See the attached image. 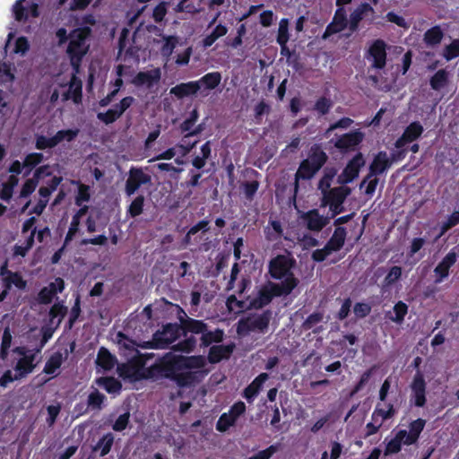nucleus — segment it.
Here are the masks:
<instances>
[{
	"label": "nucleus",
	"mask_w": 459,
	"mask_h": 459,
	"mask_svg": "<svg viewBox=\"0 0 459 459\" xmlns=\"http://www.w3.org/2000/svg\"><path fill=\"white\" fill-rule=\"evenodd\" d=\"M205 365L204 356L185 357L168 352L153 368L163 377L175 381L178 385L187 386L195 382L197 370Z\"/></svg>",
	"instance_id": "nucleus-1"
},
{
	"label": "nucleus",
	"mask_w": 459,
	"mask_h": 459,
	"mask_svg": "<svg viewBox=\"0 0 459 459\" xmlns=\"http://www.w3.org/2000/svg\"><path fill=\"white\" fill-rule=\"evenodd\" d=\"M294 264L295 261L286 255H278L271 260L269 264L271 276L279 280L285 278L281 283L272 286V291L274 295H289L298 285L299 280L290 272Z\"/></svg>",
	"instance_id": "nucleus-2"
},
{
	"label": "nucleus",
	"mask_w": 459,
	"mask_h": 459,
	"mask_svg": "<svg viewBox=\"0 0 459 459\" xmlns=\"http://www.w3.org/2000/svg\"><path fill=\"white\" fill-rule=\"evenodd\" d=\"M328 157L326 153L316 144L313 145L309 151L308 157L302 160L295 174L293 203H296V196L299 192V180H309L325 165Z\"/></svg>",
	"instance_id": "nucleus-3"
},
{
	"label": "nucleus",
	"mask_w": 459,
	"mask_h": 459,
	"mask_svg": "<svg viewBox=\"0 0 459 459\" xmlns=\"http://www.w3.org/2000/svg\"><path fill=\"white\" fill-rule=\"evenodd\" d=\"M90 34V27L78 28L69 34L67 53L70 56L71 65L75 70V73L79 72L82 58L86 55L89 49V45L87 44L86 39Z\"/></svg>",
	"instance_id": "nucleus-4"
},
{
	"label": "nucleus",
	"mask_w": 459,
	"mask_h": 459,
	"mask_svg": "<svg viewBox=\"0 0 459 459\" xmlns=\"http://www.w3.org/2000/svg\"><path fill=\"white\" fill-rule=\"evenodd\" d=\"M272 319V311L265 310L262 313H251L242 317L237 326L239 335H247L250 333H264Z\"/></svg>",
	"instance_id": "nucleus-5"
},
{
	"label": "nucleus",
	"mask_w": 459,
	"mask_h": 459,
	"mask_svg": "<svg viewBox=\"0 0 459 459\" xmlns=\"http://www.w3.org/2000/svg\"><path fill=\"white\" fill-rule=\"evenodd\" d=\"M181 331L180 324H168L153 334L152 341L144 342L141 346L143 349H164L179 337Z\"/></svg>",
	"instance_id": "nucleus-6"
},
{
	"label": "nucleus",
	"mask_w": 459,
	"mask_h": 459,
	"mask_svg": "<svg viewBox=\"0 0 459 459\" xmlns=\"http://www.w3.org/2000/svg\"><path fill=\"white\" fill-rule=\"evenodd\" d=\"M151 180V176L145 174L142 169L132 168L126 182L125 192L128 196H131L142 185L149 184Z\"/></svg>",
	"instance_id": "nucleus-7"
},
{
	"label": "nucleus",
	"mask_w": 459,
	"mask_h": 459,
	"mask_svg": "<svg viewBox=\"0 0 459 459\" xmlns=\"http://www.w3.org/2000/svg\"><path fill=\"white\" fill-rule=\"evenodd\" d=\"M365 160L361 153H358L344 168L343 171L338 176L337 183L346 185L351 182L359 176V169L364 166Z\"/></svg>",
	"instance_id": "nucleus-8"
},
{
	"label": "nucleus",
	"mask_w": 459,
	"mask_h": 459,
	"mask_svg": "<svg viewBox=\"0 0 459 459\" xmlns=\"http://www.w3.org/2000/svg\"><path fill=\"white\" fill-rule=\"evenodd\" d=\"M300 219L305 223L307 230L319 232L330 221L329 217L320 215L316 209L310 210L307 212H301Z\"/></svg>",
	"instance_id": "nucleus-9"
},
{
	"label": "nucleus",
	"mask_w": 459,
	"mask_h": 459,
	"mask_svg": "<svg viewBox=\"0 0 459 459\" xmlns=\"http://www.w3.org/2000/svg\"><path fill=\"white\" fill-rule=\"evenodd\" d=\"M183 316H179V322L181 330L185 332H190L195 334H204L206 328L208 327L207 324H205L202 320L194 319L189 317L183 310H181Z\"/></svg>",
	"instance_id": "nucleus-10"
},
{
	"label": "nucleus",
	"mask_w": 459,
	"mask_h": 459,
	"mask_svg": "<svg viewBox=\"0 0 459 459\" xmlns=\"http://www.w3.org/2000/svg\"><path fill=\"white\" fill-rule=\"evenodd\" d=\"M368 53L373 59V68L382 69L385 67L386 62V52L385 43L382 39H377L370 47Z\"/></svg>",
	"instance_id": "nucleus-11"
},
{
	"label": "nucleus",
	"mask_w": 459,
	"mask_h": 459,
	"mask_svg": "<svg viewBox=\"0 0 459 459\" xmlns=\"http://www.w3.org/2000/svg\"><path fill=\"white\" fill-rule=\"evenodd\" d=\"M351 193V189L345 185H340L337 187L331 188L323 195V204H343L348 195Z\"/></svg>",
	"instance_id": "nucleus-12"
},
{
	"label": "nucleus",
	"mask_w": 459,
	"mask_h": 459,
	"mask_svg": "<svg viewBox=\"0 0 459 459\" xmlns=\"http://www.w3.org/2000/svg\"><path fill=\"white\" fill-rule=\"evenodd\" d=\"M391 166L392 160H389L387 153L385 152H378L369 166L368 178L383 174Z\"/></svg>",
	"instance_id": "nucleus-13"
},
{
	"label": "nucleus",
	"mask_w": 459,
	"mask_h": 459,
	"mask_svg": "<svg viewBox=\"0 0 459 459\" xmlns=\"http://www.w3.org/2000/svg\"><path fill=\"white\" fill-rule=\"evenodd\" d=\"M363 139V134L359 131L343 134L336 140L334 146L342 152H347L357 146Z\"/></svg>",
	"instance_id": "nucleus-14"
},
{
	"label": "nucleus",
	"mask_w": 459,
	"mask_h": 459,
	"mask_svg": "<svg viewBox=\"0 0 459 459\" xmlns=\"http://www.w3.org/2000/svg\"><path fill=\"white\" fill-rule=\"evenodd\" d=\"M423 132V127L419 122L411 123L404 130L403 135L396 141L397 149L403 148L407 143L416 140Z\"/></svg>",
	"instance_id": "nucleus-15"
},
{
	"label": "nucleus",
	"mask_w": 459,
	"mask_h": 459,
	"mask_svg": "<svg viewBox=\"0 0 459 459\" xmlns=\"http://www.w3.org/2000/svg\"><path fill=\"white\" fill-rule=\"evenodd\" d=\"M425 388L426 384L423 376L420 373H417L411 384V390L415 398L416 406L422 407L425 404Z\"/></svg>",
	"instance_id": "nucleus-16"
},
{
	"label": "nucleus",
	"mask_w": 459,
	"mask_h": 459,
	"mask_svg": "<svg viewBox=\"0 0 459 459\" xmlns=\"http://www.w3.org/2000/svg\"><path fill=\"white\" fill-rule=\"evenodd\" d=\"M347 25V19L345 11L343 8H339L335 15L333 17V21L327 26L324 38H327L328 36L337 33L341 30H342Z\"/></svg>",
	"instance_id": "nucleus-17"
},
{
	"label": "nucleus",
	"mask_w": 459,
	"mask_h": 459,
	"mask_svg": "<svg viewBox=\"0 0 459 459\" xmlns=\"http://www.w3.org/2000/svg\"><path fill=\"white\" fill-rule=\"evenodd\" d=\"M457 259V255L455 252L448 253L443 260L437 264L434 272L438 274V278L435 281L436 283H439L446 278L449 273V268L455 264Z\"/></svg>",
	"instance_id": "nucleus-18"
},
{
	"label": "nucleus",
	"mask_w": 459,
	"mask_h": 459,
	"mask_svg": "<svg viewBox=\"0 0 459 459\" xmlns=\"http://www.w3.org/2000/svg\"><path fill=\"white\" fill-rule=\"evenodd\" d=\"M235 345H214L210 348L208 359L211 363H218L222 359H228Z\"/></svg>",
	"instance_id": "nucleus-19"
},
{
	"label": "nucleus",
	"mask_w": 459,
	"mask_h": 459,
	"mask_svg": "<svg viewBox=\"0 0 459 459\" xmlns=\"http://www.w3.org/2000/svg\"><path fill=\"white\" fill-rule=\"evenodd\" d=\"M160 78V72L159 69L152 70L150 72H140L134 78L133 83L136 86H142L146 84L148 88H151L154 82H159Z\"/></svg>",
	"instance_id": "nucleus-20"
},
{
	"label": "nucleus",
	"mask_w": 459,
	"mask_h": 459,
	"mask_svg": "<svg viewBox=\"0 0 459 459\" xmlns=\"http://www.w3.org/2000/svg\"><path fill=\"white\" fill-rule=\"evenodd\" d=\"M200 90V82H190L187 83H180L170 90V94L181 99L196 93Z\"/></svg>",
	"instance_id": "nucleus-21"
},
{
	"label": "nucleus",
	"mask_w": 459,
	"mask_h": 459,
	"mask_svg": "<svg viewBox=\"0 0 459 459\" xmlns=\"http://www.w3.org/2000/svg\"><path fill=\"white\" fill-rule=\"evenodd\" d=\"M368 13H373V8L367 3L361 4L356 10L351 13L350 16V30L351 31H355L357 30L359 22Z\"/></svg>",
	"instance_id": "nucleus-22"
},
{
	"label": "nucleus",
	"mask_w": 459,
	"mask_h": 459,
	"mask_svg": "<svg viewBox=\"0 0 459 459\" xmlns=\"http://www.w3.org/2000/svg\"><path fill=\"white\" fill-rule=\"evenodd\" d=\"M346 230L342 227H337L329 239V241L326 243V246L333 251L336 252L339 251L344 245L345 238H346Z\"/></svg>",
	"instance_id": "nucleus-23"
},
{
	"label": "nucleus",
	"mask_w": 459,
	"mask_h": 459,
	"mask_svg": "<svg viewBox=\"0 0 459 459\" xmlns=\"http://www.w3.org/2000/svg\"><path fill=\"white\" fill-rule=\"evenodd\" d=\"M443 37L444 32L441 28L434 26L425 32L423 40L428 47L434 48L440 44Z\"/></svg>",
	"instance_id": "nucleus-24"
},
{
	"label": "nucleus",
	"mask_w": 459,
	"mask_h": 459,
	"mask_svg": "<svg viewBox=\"0 0 459 459\" xmlns=\"http://www.w3.org/2000/svg\"><path fill=\"white\" fill-rule=\"evenodd\" d=\"M425 423V420L421 419H418L411 423L410 433H407V437H405V445L414 444L418 440L420 432L424 429Z\"/></svg>",
	"instance_id": "nucleus-25"
},
{
	"label": "nucleus",
	"mask_w": 459,
	"mask_h": 459,
	"mask_svg": "<svg viewBox=\"0 0 459 459\" xmlns=\"http://www.w3.org/2000/svg\"><path fill=\"white\" fill-rule=\"evenodd\" d=\"M224 333L221 329H216L214 331H210L209 328H206L204 334L201 336V344L204 347L210 346L213 342H221L223 340Z\"/></svg>",
	"instance_id": "nucleus-26"
},
{
	"label": "nucleus",
	"mask_w": 459,
	"mask_h": 459,
	"mask_svg": "<svg viewBox=\"0 0 459 459\" xmlns=\"http://www.w3.org/2000/svg\"><path fill=\"white\" fill-rule=\"evenodd\" d=\"M405 437H407L406 430H400L394 437V438L391 439L385 447V455L395 454L401 450L402 442L404 443Z\"/></svg>",
	"instance_id": "nucleus-27"
},
{
	"label": "nucleus",
	"mask_w": 459,
	"mask_h": 459,
	"mask_svg": "<svg viewBox=\"0 0 459 459\" xmlns=\"http://www.w3.org/2000/svg\"><path fill=\"white\" fill-rule=\"evenodd\" d=\"M272 300V294L267 290H261L258 292V295L252 299L248 303V307L258 309L263 307L264 306L269 304Z\"/></svg>",
	"instance_id": "nucleus-28"
},
{
	"label": "nucleus",
	"mask_w": 459,
	"mask_h": 459,
	"mask_svg": "<svg viewBox=\"0 0 459 459\" xmlns=\"http://www.w3.org/2000/svg\"><path fill=\"white\" fill-rule=\"evenodd\" d=\"M82 81L76 77V73L74 72L69 82L68 91H70V93L72 94V99L74 102L76 104H79L82 101Z\"/></svg>",
	"instance_id": "nucleus-29"
},
{
	"label": "nucleus",
	"mask_w": 459,
	"mask_h": 459,
	"mask_svg": "<svg viewBox=\"0 0 459 459\" xmlns=\"http://www.w3.org/2000/svg\"><path fill=\"white\" fill-rule=\"evenodd\" d=\"M97 364L104 369H111L115 365V358L104 347H101L98 352Z\"/></svg>",
	"instance_id": "nucleus-30"
},
{
	"label": "nucleus",
	"mask_w": 459,
	"mask_h": 459,
	"mask_svg": "<svg viewBox=\"0 0 459 459\" xmlns=\"http://www.w3.org/2000/svg\"><path fill=\"white\" fill-rule=\"evenodd\" d=\"M67 308L59 304H55L49 311V325H55V327H58L63 317L65 316Z\"/></svg>",
	"instance_id": "nucleus-31"
},
{
	"label": "nucleus",
	"mask_w": 459,
	"mask_h": 459,
	"mask_svg": "<svg viewBox=\"0 0 459 459\" xmlns=\"http://www.w3.org/2000/svg\"><path fill=\"white\" fill-rule=\"evenodd\" d=\"M336 172V169L333 168H326L325 169L324 176L322 177L318 183V189L321 191L322 195H325L331 189V182L333 178L335 177Z\"/></svg>",
	"instance_id": "nucleus-32"
},
{
	"label": "nucleus",
	"mask_w": 459,
	"mask_h": 459,
	"mask_svg": "<svg viewBox=\"0 0 459 459\" xmlns=\"http://www.w3.org/2000/svg\"><path fill=\"white\" fill-rule=\"evenodd\" d=\"M114 436L111 433L106 434L99 440L97 445L93 447L94 451L100 450V456L108 455L113 446Z\"/></svg>",
	"instance_id": "nucleus-33"
},
{
	"label": "nucleus",
	"mask_w": 459,
	"mask_h": 459,
	"mask_svg": "<svg viewBox=\"0 0 459 459\" xmlns=\"http://www.w3.org/2000/svg\"><path fill=\"white\" fill-rule=\"evenodd\" d=\"M221 80V74L218 72H213V73H209V74H205L197 82H200V86L202 84H204V85H205L206 89L213 90L220 84Z\"/></svg>",
	"instance_id": "nucleus-34"
},
{
	"label": "nucleus",
	"mask_w": 459,
	"mask_h": 459,
	"mask_svg": "<svg viewBox=\"0 0 459 459\" xmlns=\"http://www.w3.org/2000/svg\"><path fill=\"white\" fill-rule=\"evenodd\" d=\"M33 359H34V356H25L24 358L21 359L16 366H15V370L18 372L17 374H22V377H25L28 373H30L33 368H34V365H33Z\"/></svg>",
	"instance_id": "nucleus-35"
},
{
	"label": "nucleus",
	"mask_w": 459,
	"mask_h": 459,
	"mask_svg": "<svg viewBox=\"0 0 459 459\" xmlns=\"http://www.w3.org/2000/svg\"><path fill=\"white\" fill-rule=\"evenodd\" d=\"M447 83V73L446 70H438L430 79V86L435 91H439Z\"/></svg>",
	"instance_id": "nucleus-36"
},
{
	"label": "nucleus",
	"mask_w": 459,
	"mask_h": 459,
	"mask_svg": "<svg viewBox=\"0 0 459 459\" xmlns=\"http://www.w3.org/2000/svg\"><path fill=\"white\" fill-rule=\"evenodd\" d=\"M96 383L108 393H116L121 389V384L113 377H100L97 379Z\"/></svg>",
	"instance_id": "nucleus-37"
},
{
	"label": "nucleus",
	"mask_w": 459,
	"mask_h": 459,
	"mask_svg": "<svg viewBox=\"0 0 459 459\" xmlns=\"http://www.w3.org/2000/svg\"><path fill=\"white\" fill-rule=\"evenodd\" d=\"M117 341L118 345L121 348H124L125 350H127L129 351H135V353H138V351L135 349V347H141L143 343H136L134 341L128 339L123 333L119 332L117 334Z\"/></svg>",
	"instance_id": "nucleus-38"
},
{
	"label": "nucleus",
	"mask_w": 459,
	"mask_h": 459,
	"mask_svg": "<svg viewBox=\"0 0 459 459\" xmlns=\"http://www.w3.org/2000/svg\"><path fill=\"white\" fill-rule=\"evenodd\" d=\"M227 31L228 30L225 26L218 25L211 34L205 37L204 46L206 48L212 46L219 38L224 36Z\"/></svg>",
	"instance_id": "nucleus-39"
},
{
	"label": "nucleus",
	"mask_w": 459,
	"mask_h": 459,
	"mask_svg": "<svg viewBox=\"0 0 459 459\" xmlns=\"http://www.w3.org/2000/svg\"><path fill=\"white\" fill-rule=\"evenodd\" d=\"M24 2L25 0H17L13 6L14 19L17 22H25L28 19L29 12L23 5Z\"/></svg>",
	"instance_id": "nucleus-40"
},
{
	"label": "nucleus",
	"mask_w": 459,
	"mask_h": 459,
	"mask_svg": "<svg viewBox=\"0 0 459 459\" xmlns=\"http://www.w3.org/2000/svg\"><path fill=\"white\" fill-rule=\"evenodd\" d=\"M407 305L402 301H399L394 307V316H389L390 320L395 323H402L405 315L407 314Z\"/></svg>",
	"instance_id": "nucleus-41"
},
{
	"label": "nucleus",
	"mask_w": 459,
	"mask_h": 459,
	"mask_svg": "<svg viewBox=\"0 0 459 459\" xmlns=\"http://www.w3.org/2000/svg\"><path fill=\"white\" fill-rule=\"evenodd\" d=\"M39 193L40 195V199L35 206L34 212L39 215L42 213L43 210L45 209L48 202V197L51 195V189L48 187H40Z\"/></svg>",
	"instance_id": "nucleus-42"
},
{
	"label": "nucleus",
	"mask_w": 459,
	"mask_h": 459,
	"mask_svg": "<svg viewBox=\"0 0 459 459\" xmlns=\"http://www.w3.org/2000/svg\"><path fill=\"white\" fill-rule=\"evenodd\" d=\"M196 342V338L194 336H190L185 339L184 341L178 342V344L173 345L172 350L183 352H190L195 348Z\"/></svg>",
	"instance_id": "nucleus-43"
},
{
	"label": "nucleus",
	"mask_w": 459,
	"mask_h": 459,
	"mask_svg": "<svg viewBox=\"0 0 459 459\" xmlns=\"http://www.w3.org/2000/svg\"><path fill=\"white\" fill-rule=\"evenodd\" d=\"M58 139L55 134L53 137L48 138L43 135L37 136L36 148L39 150H44L47 148H53L58 144Z\"/></svg>",
	"instance_id": "nucleus-44"
},
{
	"label": "nucleus",
	"mask_w": 459,
	"mask_h": 459,
	"mask_svg": "<svg viewBox=\"0 0 459 459\" xmlns=\"http://www.w3.org/2000/svg\"><path fill=\"white\" fill-rule=\"evenodd\" d=\"M143 204H144V196L143 195H138L134 198V200L131 203V204L128 207V213L131 217L134 218L138 215H140L143 212Z\"/></svg>",
	"instance_id": "nucleus-45"
},
{
	"label": "nucleus",
	"mask_w": 459,
	"mask_h": 459,
	"mask_svg": "<svg viewBox=\"0 0 459 459\" xmlns=\"http://www.w3.org/2000/svg\"><path fill=\"white\" fill-rule=\"evenodd\" d=\"M236 421V419L234 416H232L230 412L229 413H223L219 420L217 421L216 428L219 431L224 432L226 431L230 426H232Z\"/></svg>",
	"instance_id": "nucleus-46"
},
{
	"label": "nucleus",
	"mask_w": 459,
	"mask_h": 459,
	"mask_svg": "<svg viewBox=\"0 0 459 459\" xmlns=\"http://www.w3.org/2000/svg\"><path fill=\"white\" fill-rule=\"evenodd\" d=\"M56 292V289H55V283H51L49 287L43 288L39 294V302L43 304L50 303Z\"/></svg>",
	"instance_id": "nucleus-47"
},
{
	"label": "nucleus",
	"mask_w": 459,
	"mask_h": 459,
	"mask_svg": "<svg viewBox=\"0 0 459 459\" xmlns=\"http://www.w3.org/2000/svg\"><path fill=\"white\" fill-rule=\"evenodd\" d=\"M6 273L7 276L5 277V281L8 288H10L12 284L15 285L19 289L25 288L26 282L19 273L12 272H6Z\"/></svg>",
	"instance_id": "nucleus-48"
},
{
	"label": "nucleus",
	"mask_w": 459,
	"mask_h": 459,
	"mask_svg": "<svg viewBox=\"0 0 459 459\" xmlns=\"http://www.w3.org/2000/svg\"><path fill=\"white\" fill-rule=\"evenodd\" d=\"M288 26H289V21L287 19H281L279 23L278 36H277V42L280 45H284V42H288V40H289Z\"/></svg>",
	"instance_id": "nucleus-49"
},
{
	"label": "nucleus",
	"mask_w": 459,
	"mask_h": 459,
	"mask_svg": "<svg viewBox=\"0 0 459 459\" xmlns=\"http://www.w3.org/2000/svg\"><path fill=\"white\" fill-rule=\"evenodd\" d=\"M61 362L62 358L60 354H55L51 356L45 365L44 372L47 374L55 373V371L60 368Z\"/></svg>",
	"instance_id": "nucleus-50"
},
{
	"label": "nucleus",
	"mask_w": 459,
	"mask_h": 459,
	"mask_svg": "<svg viewBox=\"0 0 459 459\" xmlns=\"http://www.w3.org/2000/svg\"><path fill=\"white\" fill-rule=\"evenodd\" d=\"M444 57L446 60H451L459 56V39H455L450 45L444 48Z\"/></svg>",
	"instance_id": "nucleus-51"
},
{
	"label": "nucleus",
	"mask_w": 459,
	"mask_h": 459,
	"mask_svg": "<svg viewBox=\"0 0 459 459\" xmlns=\"http://www.w3.org/2000/svg\"><path fill=\"white\" fill-rule=\"evenodd\" d=\"M121 115L119 114V112L117 111V109L115 108H110L108 109L107 112L105 113H99L97 115V117L104 122L105 124H111L113 123L114 121H116Z\"/></svg>",
	"instance_id": "nucleus-52"
},
{
	"label": "nucleus",
	"mask_w": 459,
	"mask_h": 459,
	"mask_svg": "<svg viewBox=\"0 0 459 459\" xmlns=\"http://www.w3.org/2000/svg\"><path fill=\"white\" fill-rule=\"evenodd\" d=\"M104 395L98 390L93 391L88 396V405L92 408L100 409Z\"/></svg>",
	"instance_id": "nucleus-53"
},
{
	"label": "nucleus",
	"mask_w": 459,
	"mask_h": 459,
	"mask_svg": "<svg viewBox=\"0 0 459 459\" xmlns=\"http://www.w3.org/2000/svg\"><path fill=\"white\" fill-rule=\"evenodd\" d=\"M323 320V314L320 312H316L311 314L302 324V327L305 330L311 329L314 325L318 324Z\"/></svg>",
	"instance_id": "nucleus-54"
},
{
	"label": "nucleus",
	"mask_w": 459,
	"mask_h": 459,
	"mask_svg": "<svg viewBox=\"0 0 459 459\" xmlns=\"http://www.w3.org/2000/svg\"><path fill=\"white\" fill-rule=\"evenodd\" d=\"M227 307H229V309L230 311L233 310L235 307L240 310L249 309L248 304H247V301L238 300L234 295H231L228 298Z\"/></svg>",
	"instance_id": "nucleus-55"
},
{
	"label": "nucleus",
	"mask_w": 459,
	"mask_h": 459,
	"mask_svg": "<svg viewBox=\"0 0 459 459\" xmlns=\"http://www.w3.org/2000/svg\"><path fill=\"white\" fill-rule=\"evenodd\" d=\"M198 118V112L196 109H194L188 118H186L180 126L182 132H188L191 130L192 126L195 125Z\"/></svg>",
	"instance_id": "nucleus-56"
},
{
	"label": "nucleus",
	"mask_w": 459,
	"mask_h": 459,
	"mask_svg": "<svg viewBox=\"0 0 459 459\" xmlns=\"http://www.w3.org/2000/svg\"><path fill=\"white\" fill-rule=\"evenodd\" d=\"M78 133V130H60L56 134V135L58 139V143H61L64 140H67L68 142H70L77 136Z\"/></svg>",
	"instance_id": "nucleus-57"
},
{
	"label": "nucleus",
	"mask_w": 459,
	"mask_h": 459,
	"mask_svg": "<svg viewBox=\"0 0 459 459\" xmlns=\"http://www.w3.org/2000/svg\"><path fill=\"white\" fill-rule=\"evenodd\" d=\"M332 101L329 100V99H326V98H320L316 105H315V108L322 115H325L326 114L330 108L332 107Z\"/></svg>",
	"instance_id": "nucleus-58"
},
{
	"label": "nucleus",
	"mask_w": 459,
	"mask_h": 459,
	"mask_svg": "<svg viewBox=\"0 0 459 459\" xmlns=\"http://www.w3.org/2000/svg\"><path fill=\"white\" fill-rule=\"evenodd\" d=\"M38 180L34 178L28 179L24 185L22 186V191H21V196L22 197H27L30 195L37 187Z\"/></svg>",
	"instance_id": "nucleus-59"
},
{
	"label": "nucleus",
	"mask_w": 459,
	"mask_h": 459,
	"mask_svg": "<svg viewBox=\"0 0 459 459\" xmlns=\"http://www.w3.org/2000/svg\"><path fill=\"white\" fill-rule=\"evenodd\" d=\"M129 412H126L118 417V419L116 420V422L113 425V429L115 431H122L124 430L128 422H129Z\"/></svg>",
	"instance_id": "nucleus-60"
},
{
	"label": "nucleus",
	"mask_w": 459,
	"mask_h": 459,
	"mask_svg": "<svg viewBox=\"0 0 459 459\" xmlns=\"http://www.w3.org/2000/svg\"><path fill=\"white\" fill-rule=\"evenodd\" d=\"M332 253L333 251L325 245L324 248L315 250L312 258L316 262H322Z\"/></svg>",
	"instance_id": "nucleus-61"
},
{
	"label": "nucleus",
	"mask_w": 459,
	"mask_h": 459,
	"mask_svg": "<svg viewBox=\"0 0 459 459\" xmlns=\"http://www.w3.org/2000/svg\"><path fill=\"white\" fill-rule=\"evenodd\" d=\"M402 275V269L399 266H393L388 274L385 278V281L387 284H392L397 281Z\"/></svg>",
	"instance_id": "nucleus-62"
},
{
	"label": "nucleus",
	"mask_w": 459,
	"mask_h": 459,
	"mask_svg": "<svg viewBox=\"0 0 459 459\" xmlns=\"http://www.w3.org/2000/svg\"><path fill=\"white\" fill-rule=\"evenodd\" d=\"M167 13V3L162 2L159 4L153 10V19L155 22H160L163 20Z\"/></svg>",
	"instance_id": "nucleus-63"
},
{
	"label": "nucleus",
	"mask_w": 459,
	"mask_h": 459,
	"mask_svg": "<svg viewBox=\"0 0 459 459\" xmlns=\"http://www.w3.org/2000/svg\"><path fill=\"white\" fill-rule=\"evenodd\" d=\"M371 307L365 303H357L354 306L353 311L358 317H365L370 313Z\"/></svg>",
	"instance_id": "nucleus-64"
}]
</instances>
